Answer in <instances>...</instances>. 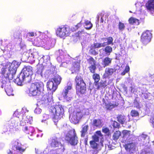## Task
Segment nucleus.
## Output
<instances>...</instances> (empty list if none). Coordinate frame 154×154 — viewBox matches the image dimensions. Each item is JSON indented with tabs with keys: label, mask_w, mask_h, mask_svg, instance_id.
Returning <instances> with one entry per match:
<instances>
[{
	"label": "nucleus",
	"mask_w": 154,
	"mask_h": 154,
	"mask_svg": "<svg viewBox=\"0 0 154 154\" xmlns=\"http://www.w3.org/2000/svg\"><path fill=\"white\" fill-rule=\"evenodd\" d=\"M19 65L18 62L16 61H14L11 63L8 71L3 68L2 74L3 77L2 78V82L3 85L6 86L8 82H9V80L13 78Z\"/></svg>",
	"instance_id": "f257e3e1"
},
{
	"label": "nucleus",
	"mask_w": 154,
	"mask_h": 154,
	"mask_svg": "<svg viewBox=\"0 0 154 154\" xmlns=\"http://www.w3.org/2000/svg\"><path fill=\"white\" fill-rule=\"evenodd\" d=\"M93 140L90 141V144L93 149L92 150L93 154H97L103 146V142L104 140L103 135L100 131H96L92 137Z\"/></svg>",
	"instance_id": "f03ea898"
},
{
	"label": "nucleus",
	"mask_w": 154,
	"mask_h": 154,
	"mask_svg": "<svg viewBox=\"0 0 154 154\" xmlns=\"http://www.w3.org/2000/svg\"><path fill=\"white\" fill-rule=\"evenodd\" d=\"M33 74L32 67L29 65L24 66L16 79L18 81V85H21L23 82L25 83L30 82L32 79V75Z\"/></svg>",
	"instance_id": "7ed1b4c3"
},
{
	"label": "nucleus",
	"mask_w": 154,
	"mask_h": 154,
	"mask_svg": "<svg viewBox=\"0 0 154 154\" xmlns=\"http://www.w3.org/2000/svg\"><path fill=\"white\" fill-rule=\"evenodd\" d=\"M23 113L20 112L16 111L14 112L12 117L11 119L9 122L10 124L17 125L20 122V125H31L33 122L32 118L30 116L27 115L24 120L23 119Z\"/></svg>",
	"instance_id": "20e7f679"
},
{
	"label": "nucleus",
	"mask_w": 154,
	"mask_h": 154,
	"mask_svg": "<svg viewBox=\"0 0 154 154\" xmlns=\"http://www.w3.org/2000/svg\"><path fill=\"white\" fill-rule=\"evenodd\" d=\"M50 146L54 148L58 147L57 150H51L47 147L42 152V154H61L64 150V147L60 142L59 139L56 137L52 138L50 143Z\"/></svg>",
	"instance_id": "39448f33"
},
{
	"label": "nucleus",
	"mask_w": 154,
	"mask_h": 154,
	"mask_svg": "<svg viewBox=\"0 0 154 154\" xmlns=\"http://www.w3.org/2000/svg\"><path fill=\"white\" fill-rule=\"evenodd\" d=\"M50 113L52 116V120L54 124L56 125L59 120L64 116L63 107L61 105L51 106L49 109Z\"/></svg>",
	"instance_id": "423d86ee"
},
{
	"label": "nucleus",
	"mask_w": 154,
	"mask_h": 154,
	"mask_svg": "<svg viewBox=\"0 0 154 154\" xmlns=\"http://www.w3.org/2000/svg\"><path fill=\"white\" fill-rule=\"evenodd\" d=\"M75 81L77 94L80 96L85 93L86 85L83 77L80 75H77L75 77Z\"/></svg>",
	"instance_id": "0eeeda50"
},
{
	"label": "nucleus",
	"mask_w": 154,
	"mask_h": 154,
	"mask_svg": "<svg viewBox=\"0 0 154 154\" xmlns=\"http://www.w3.org/2000/svg\"><path fill=\"white\" fill-rule=\"evenodd\" d=\"M44 84L41 81L38 80L31 84L29 88V93L32 96H39L43 89Z\"/></svg>",
	"instance_id": "6e6552de"
},
{
	"label": "nucleus",
	"mask_w": 154,
	"mask_h": 154,
	"mask_svg": "<svg viewBox=\"0 0 154 154\" xmlns=\"http://www.w3.org/2000/svg\"><path fill=\"white\" fill-rule=\"evenodd\" d=\"M72 32V29L67 25L58 27L55 31L56 35L61 38L69 36Z\"/></svg>",
	"instance_id": "1a4fd4ad"
},
{
	"label": "nucleus",
	"mask_w": 154,
	"mask_h": 154,
	"mask_svg": "<svg viewBox=\"0 0 154 154\" xmlns=\"http://www.w3.org/2000/svg\"><path fill=\"white\" fill-rule=\"evenodd\" d=\"M65 140L72 145H75L77 144V137L75 129L69 131L66 134Z\"/></svg>",
	"instance_id": "9d476101"
},
{
	"label": "nucleus",
	"mask_w": 154,
	"mask_h": 154,
	"mask_svg": "<svg viewBox=\"0 0 154 154\" xmlns=\"http://www.w3.org/2000/svg\"><path fill=\"white\" fill-rule=\"evenodd\" d=\"M82 116L83 113L81 110L74 111L70 115V121L73 124H77L79 123V120L82 118Z\"/></svg>",
	"instance_id": "9b49d317"
},
{
	"label": "nucleus",
	"mask_w": 154,
	"mask_h": 154,
	"mask_svg": "<svg viewBox=\"0 0 154 154\" xmlns=\"http://www.w3.org/2000/svg\"><path fill=\"white\" fill-rule=\"evenodd\" d=\"M152 37V34L151 32L148 30L144 32L141 35L140 41L145 45L149 42Z\"/></svg>",
	"instance_id": "f8f14e48"
},
{
	"label": "nucleus",
	"mask_w": 154,
	"mask_h": 154,
	"mask_svg": "<svg viewBox=\"0 0 154 154\" xmlns=\"http://www.w3.org/2000/svg\"><path fill=\"white\" fill-rule=\"evenodd\" d=\"M13 150H10L8 154H23L22 152L25 150V149L22 147L21 143L18 142H15L13 147Z\"/></svg>",
	"instance_id": "ddd939ff"
},
{
	"label": "nucleus",
	"mask_w": 154,
	"mask_h": 154,
	"mask_svg": "<svg viewBox=\"0 0 154 154\" xmlns=\"http://www.w3.org/2000/svg\"><path fill=\"white\" fill-rule=\"evenodd\" d=\"M149 137L147 135L143 134L139 136L138 139L141 141V143L143 145H147L149 142Z\"/></svg>",
	"instance_id": "4468645a"
},
{
	"label": "nucleus",
	"mask_w": 154,
	"mask_h": 154,
	"mask_svg": "<svg viewBox=\"0 0 154 154\" xmlns=\"http://www.w3.org/2000/svg\"><path fill=\"white\" fill-rule=\"evenodd\" d=\"M102 101L103 104L105 106V108L107 110H111L113 108L119 105L118 103H116L115 104H112L111 102L107 103L104 98L103 99Z\"/></svg>",
	"instance_id": "2eb2a0df"
},
{
	"label": "nucleus",
	"mask_w": 154,
	"mask_h": 154,
	"mask_svg": "<svg viewBox=\"0 0 154 154\" xmlns=\"http://www.w3.org/2000/svg\"><path fill=\"white\" fill-rule=\"evenodd\" d=\"M147 9L154 16V0H148L145 5Z\"/></svg>",
	"instance_id": "dca6fc26"
},
{
	"label": "nucleus",
	"mask_w": 154,
	"mask_h": 154,
	"mask_svg": "<svg viewBox=\"0 0 154 154\" xmlns=\"http://www.w3.org/2000/svg\"><path fill=\"white\" fill-rule=\"evenodd\" d=\"M116 71V69L115 68H106L103 75V77L105 78H108L110 75H111Z\"/></svg>",
	"instance_id": "f3484780"
},
{
	"label": "nucleus",
	"mask_w": 154,
	"mask_h": 154,
	"mask_svg": "<svg viewBox=\"0 0 154 154\" xmlns=\"http://www.w3.org/2000/svg\"><path fill=\"white\" fill-rule=\"evenodd\" d=\"M136 147V144L134 143H128L125 146V148L126 150L131 153H133V151L135 150Z\"/></svg>",
	"instance_id": "a211bd4d"
},
{
	"label": "nucleus",
	"mask_w": 154,
	"mask_h": 154,
	"mask_svg": "<svg viewBox=\"0 0 154 154\" xmlns=\"http://www.w3.org/2000/svg\"><path fill=\"white\" fill-rule=\"evenodd\" d=\"M47 88L52 92H54L57 88V85H54L52 81H48L47 83Z\"/></svg>",
	"instance_id": "6ab92c4d"
},
{
	"label": "nucleus",
	"mask_w": 154,
	"mask_h": 154,
	"mask_svg": "<svg viewBox=\"0 0 154 154\" xmlns=\"http://www.w3.org/2000/svg\"><path fill=\"white\" fill-rule=\"evenodd\" d=\"M112 59L108 57H106L102 60L101 64L104 67L109 66L111 63Z\"/></svg>",
	"instance_id": "aec40b11"
},
{
	"label": "nucleus",
	"mask_w": 154,
	"mask_h": 154,
	"mask_svg": "<svg viewBox=\"0 0 154 154\" xmlns=\"http://www.w3.org/2000/svg\"><path fill=\"white\" fill-rule=\"evenodd\" d=\"M131 131H129L124 130L123 131L122 134L123 135V140L126 142H128L129 140V137L131 134Z\"/></svg>",
	"instance_id": "412c9836"
},
{
	"label": "nucleus",
	"mask_w": 154,
	"mask_h": 154,
	"mask_svg": "<svg viewBox=\"0 0 154 154\" xmlns=\"http://www.w3.org/2000/svg\"><path fill=\"white\" fill-rule=\"evenodd\" d=\"M72 88V85H70L69 86H67L66 88H65V89L62 91L61 94L65 98H66L69 92V90H71Z\"/></svg>",
	"instance_id": "4be33fe9"
},
{
	"label": "nucleus",
	"mask_w": 154,
	"mask_h": 154,
	"mask_svg": "<svg viewBox=\"0 0 154 154\" xmlns=\"http://www.w3.org/2000/svg\"><path fill=\"white\" fill-rule=\"evenodd\" d=\"M23 130L24 131L28 134H30V133L31 134L30 135H31L32 133L34 131V128L32 126H25L23 128Z\"/></svg>",
	"instance_id": "5701e85b"
},
{
	"label": "nucleus",
	"mask_w": 154,
	"mask_h": 154,
	"mask_svg": "<svg viewBox=\"0 0 154 154\" xmlns=\"http://www.w3.org/2000/svg\"><path fill=\"white\" fill-rule=\"evenodd\" d=\"M117 118L118 121L122 125L124 124L126 122V118L124 115L121 114L118 115Z\"/></svg>",
	"instance_id": "b1692460"
},
{
	"label": "nucleus",
	"mask_w": 154,
	"mask_h": 154,
	"mask_svg": "<svg viewBox=\"0 0 154 154\" xmlns=\"http://www.w3.org/2000/svg\"><path fill=\"white\" fill-rule=\"evenodd\" d=\"M128 21L129 23L131 25H138L140 23L139 20L133 17H130Z\"/></svg>",
	"instance_id": "393cba45"
},
{
	"label": "nucleus",
	"mask_w": 154,
	"mask_h": 154,
	"mask_svg": "<svg viewBox=\"0 0 154 154\" xmlns=\"http://www.w3.org/2000/svg\"><path fill=\"white\" fill-rule=\"evenodd\" d=\"M80 68V63L78 61H75L72 64L71 68L72 70L75 72L78 71Z\"/></svg>",
	"instance_id": "a878e982"
},
{
	"label": "nucleus",
	"mask_w": 154,
	"mask_h": 154,
	"mask_svg": "<svg viewBox=\"0 0 154 154\" xmlns=\"http://www.w3.org/2000/svg\"><path fill=\"white\" fill-rule=\"evenodd\" d=\"M31 54L33 56V57L34 58H37L38 60H40L41 58H43L44 59V56L41 55L38 51H36V50H35V51H34L33 53H32Z\"/></svg>",
	"instance_id": "bb28decb"
},
{
	"label": "nucleus",
	"mask_w": 154,
	"mask_h": 154,
	"mask_svg": "<svg viewBox=\"0 0 154 154\" xmlns=\"http://www.w3.org/2000/svg\"><path fill=\"white\" fill-rule=\"evenodd\" d=\"M93 79L94 80V84L95 86H97L100 80V75L97 73H94L92 75Z\"/></svg>",
	"instance_id": "cd10ccee"
},
{
	"label": "nucleus",
	"mask_w": 154,
	"mask_h": 154,
	"mask_svg": "<svg viewBox=\"0 0 154 154\" xmlns=\"http://www.w3.org/2000/svg\"><path fill=\"white\" fill-rule=\"evenodd\" d=\"M52 79L55 83V85L57 86L60 84L61 80V78L59 75H55Z\"/></svg>",
	"instance_id": "c85d7f7f"
},
{
	"label": "nucleus",
	"mask_w": 154,
	"mask_h": 154,
	"mask_svg": "<svg viewBox=\"0 0 154 154\" xmlns=\"http://www.w3.org/2000/svg\"><path fill=\"white\" fill-rule=\"evenodd\" d=\"M140 154H152V152L149 147H146L142 150Z\"/></svg>",
	"instance_id": "c756f323"
},
{
	"label": "nucleus",
	"mask_w": 154,
	"mask_h": 154,
	"mask_svg": "<svg viewBox=\"0 0 154 154\" xmlns=\"http://www.w3.org/2000/svg\"><path fill=\"white\" fill-rule=\"evenodd\" d=\"M84 33H85V32L84 30L79 31L75 33L74 37L75 38L76 40H77L80 39V38L82 36V34Z\"/></svg>",
	"instance_id": "7c9ffc66"
},
{
	"label": "nucleus",
	"mask_w": 154,
	"mask_h": 154,
	"mask_svg": "<svg viewBox=\"0 0 154 154\" xmlns=\"http://www.w3.org/2000/svg\"><path fill=\"white\" fill-rule=\"evenodd\" d=\"M106 43L105 42H104L102 44L99 43H94L93 45H92L91 46L95 48H98L102 47H104L106 45L105 44Z\"/></svg>",
	"instance_id": "2f4dec72"
},
{
	"label": "nucleus",
	"mask_w": 154,
	"mask_h": 154,
	"mask_svg": "<svg viewBox=\"0 0 154 154\" xmlns=\"http://www.w3.org/2000/svg\"><path fill=\"white\" fill-rule=\"evenodd\" d=\"M107 54L109 55L110 53L112 51V47L109 46H106L103 50Z\"/></svg>",
	"instance_id": "473e14b6"
},
{
	"label": "nucleus",
	"mask_w": 154,
	"mask_h": 154,
	"mask_svg": "<svg viewBox=\"0 0 154 154\" xmlns=\"http://www.w3.org/2000/svg\"><path fill=\"white\" fill-rule=\"evenodd\" d=\"M88 126H85L82 129L81 132V136L82 137H84L87 133L88 129Z\"/></svg>",
	"instance_id": "72a5a7b5"
},
{
	"label": "nucleus",
	"mask_w": 154,
	"mask_h": 154,
	"mask_svg": "<svg viewBox=\"0 0 154 154\" xmlns=\"http://www.w3.org/2000/svg\"><path fill=\"white\" fill-rule=\"evenodd\" d=\"M90 72L93 73H94L95 72V70L96 69V64L91 65L88 67Z\"/></svg>",
	"instance_id": "f704fd0d"
},
{
	"label": "nucleus",
	"mask_w": 154,
	"mask_h": 154,
	"mask_svg": "<svg viewBox=\"0 0 154 154\" xmlns=\"http://www.w3.org/2000/svg\"><path fill=\"white\" fill-rule=\"evenodd\" d=\"M85 25L87 26V27H85V28L87 30L91 29L93 25L90 21L87 20L85 22Z\"/></svg>",
	"instance_id": "c9c22d12"
},
{
	"label": "nucleus",
	"mask_w": 154,
	"mask_h": 154,
	"mask_svg": "<svg viewBox=\"0 0 154 154\" xmlns=\"http://www.w3.org/2000/svg\"><path fill=\"white\" fill-rule=\"evenodd\" d=\"M106 39L107 40V42H106L105 44L106 45H113V38L112 37L110 36L106 38Z\"/></svg>",
	"instance_id": "e433bc0d"
},
{
	"label": "nucleus",
	"mask_w": 154,
	"mask_h": 154,
	"mask_svg": "<svg viewBox=\"0 0 154 154\" xmlns=\"http://www.w3.org/2000/svg\"><path fill=\"white\" fill-rule=\"evenodd\" d=\"M87 60L88 63L90 64H91V65L92 64H96V61L92 57L90 56L89 58Z\"/></svg>",
	"instance_id": "4c0bfd02"
},
{
	"label": "nucleus",
	"mask_w": 154,
	"mask_h": 154,
	"mask_svg": "<svg viewBox=\"0 0 154 154\" xmlns=\"http://www.w3.org/2000/svg\"><path fill=\"white\" fill-rule=\"evenodd\" d=\"M121 132L119 131H116L113 135V137L115 140L118 139L121 135Z\"/></svg>",
	"instance_id": "58836bf2"
},
{
	"label": "nucleus",
	"mask_w": 154,
	"mask_h": 154,
	"mask_svg": "<svg viewBox=\"0 0 154 154\" xmlns=\"http://www.w3.org/2000/svg\"><path fill=\"white\" fill-rule=\"evenodd\" d=\"M118 26V28L120 31L123 30L125 28L124 24L121 22H119Z\"/></svg>",
	"instance_id": "ea45409f"
},
{
	"label": "nucleus",
	"mask_w": 154,
	"mask_h": 154,
	"mask_svg": "<svg viewBox=\"0 0 154 154\" xmlns=\"http://www.w3.org/2000/svg\"><path fill=\"white\" fill-rule=\"evenodd\" d=\"M130 68L128 65L126 66L124 70L121 73V75H124L126 73H128L129 71Z\"/></svg>",
	"instance_id": "a19ab883"
},
{
	"label": "nucleus",
	"mask_w": 154,
	"mask_h": 154,
	"mask_svg": "<svg viewBox=\"0 0 154 154\" xmlns=\"http://www.w3.org/2000/svg\"><path fill=\"white\" fill-rule=\"evenodd\" d=\"M5 91L7 93V94L8 96H10L11 95H13V90L12 88H5Z\"/></svg>",
	"instance_id": "79ce46f5"
},
{
	"label": "nucleus",
	"mask_w": 154,
	"mask_h": 154,
	"mask_svg": "<svg viewBox=\"0 0 154 154\" xmlns=\"http://www.w3.org/2000/svg\"><path fill=\"white\" fill-rule=\"evenodd\" d=\"M131 115L132 117H136L139 115L138 112L135 110H132L131 112Z\"/></svg>",
	"instance_id": "37998d69"
},
{
	"label": "nucleus",
	"mask_w": 154,
	"mask_h": 154,
	"mask_svg": "<svg viewBox=\"0 0 154 154\" xmlns=\"http://www.w3.org/2000/svg\"><path fill=\"white\" fill-rule=\"evenodd\" d=\"M100 16L101 17L100 19V23H103V17L105 16V20H106V19H107L108 17V15L106 14H102V13H101L100 14Z\"/></svg>",
	"instance_id": "c03bdc74"
},
{
	"label": "nucleus",
	"mask_w": 154,
	"mask_h": 154,
	"mask_svg": "<svg viewBox=\"0 0 154 154\" xmlns=\"http://www.w3.org/2000/svg\"><path fill=\"white\" fill-rule=\"evenodd\" d=\"M95 49L96 48H95L92 46H91L90 51L92 54L94 55H96L98 53L97 51H96Z\"/></svg>",
	"instance_id": "a18cd8bd"
},
{
	"label": "nucleus",
	"mask_w": 154,
	"mask_h": 154,
	"mask_svg": "<svg viewBox=\"0 0 154 154\" xmlns=\"http://www.w3.org/2000/svg\"><path fill=\"white\" fill-rule=\"evenodd\" d=\"M94 125H100L101 124V121L100 119H94L93 122Z\"/></svg>",
	"instance_id": "49530a36"
},
{
	"label": "nucleus",
	"mask_w": 154,
	"mask_h": 154,
	"mask_svg": "<svg viewBox=\"0 0 154 154\" xmlns=\"http://www.w3.org/2000/svg\"><path fill=\"white\" fill-rule=\"evenodd\" d=\"M82 26V23H81V22L78 23L75 26V28L73 27V29H72V28L71 29H72V31H76V30L78 29L79 27H80Z\"/></svg>",
	"instance_id": "de8ad7c7"
},
{
	"label": "nucleus",
	"mask_w": 154,
	"mask_h": 154,
	"mask_svg": "<svg viewBox=\"0 0 154 154\" xmlns=\"http://www.w3.org/2000/svg\"><path fill=\"white\" fill-rule=\"evenodd\" d=\"M42 112V109L39 108H36L34 110V112L35 113L39 114H40Z\"/></svg>",
	"instance_id": "09e8293b"
},
{
	"label": "nucleus",
	"mask_w": 154,
	"mask_h": 154,
	"mask_svg": "<svg viewBox=\"0 0 154 154\" xmlns=\"http://www.w3.org/2000/svg\"><path fill=\"white\" fill-rule=\"evenodd\" d=\"M100 84L101 87H102L103 88L105 87L106 86V81H101L100 82Z\"/></svg>",
	"instance_id": "8fccbe9b"
},
{
	"label": "nucleus",
	"mask_w": 154,
	"mask_h": 154,
	"mask_svg": "<svg viewBox=\"0 0 154 154\" xmlns=\"http://www.w3.org/2000/svg\"><path fill=\"white\" fill-rule=\"evenodd\" d=\"M20 33L17 32H15L14 33L13 35L15 38H20Z\"/></svg>",
	"instance_id": "3c124183"
},
{
	"label": "nucleus",
	"mask_w": 154,
	"mask_h": 154,
	"mask_svg": "<svg viewBox=\"0 0 154 154\" xmlns=\"http://www.w3.org/2000/svg\"><path fill=\"white\" fill-rule=\"evenodd\" d=\"M0 126V131L3 132H5L7 131V128L5 127H3V126Z\"/></svg>",
	"instance_id": "603ef678"
},
{
	"label": "nucleus",
	"mask_w": 154,
	"mask_h": 154,
	"mask_svg": "<svg viewBox=\"0 0 154 154\" xmlns=\"http://www.w3.org/2000/svg\"><path fill=\"white\" fill-rule=\"evenodd\" d=\"M142 94L143 95V97L145 99H147L148 98L149 96L148 93H142Z\"/></svg>",
	"instance_id": "864d4df0"
},
{
	"label": "nucleus",
	"mask_w": 154,
	"mask_h": 154,
	"mask_svg": "<svg viewBox=\"0 0 154 154\" xmlns=\"http://www.w3.org/2000/svg\"><path fill=\"white\" fill-rule=\"evenodd\" d=\"M111 125H119L118 123L115 121L111 120Z\"/></svg>",
	"instance_id": "5fc2aeb1"
},
{
	"label": "nucleus",
	"mask_w": 154,
	"mask_h": 154,
	"mask_svg": "<svg viewBox=\"0 0 154 154\" xmlns=\"http://www.w3.org/2000/svg\"><path fill=\"white\" fill-rule=\"evenodd\" d=\"M150 122L152 123V125H154V115L151 117Z\"/></svg>",
	"instance_id": "6e6d98bb"
},
{
	"label": "nucleus",
	"mask_w": 154,
	"mask_h": 154,
	"mask_svg": "<svg viewBox=\"0 0 154 154\" xmlns=\"http://www.w3.org/2000/svg\"><path fill=\"white\" fill-rule=\"evenodd\" d=\"M102 131L103 132L105 133H107L109 132V130L108 128H104L103 129Z\"/></svg>",
	"instance_id": "4d7b16f0"
},
{
	"label": "nucleus",
	"mask_w": 154,
	"mask_h": 154,
	"mask_svg": "<svg viewBox=\"0 0 154 154\" xmlns=\"http://www.w3.org/2000/svg\"><path fill=\"white\" fill-rule=\"evenodd\" d=\"M28 35L29 37H33L34 36V32H29L28 33Z\"/></svg>",
	"instance_id": "13d9d810"
},
{
	"label": "nucleus",
	"mask_w": 154,
	"mask_h": 154,
	"mask_svg": "<svg viewBox=\"0 0 154 154\" xmlns=\"http://www.w3.org/2000/svg\"><path fill=\"white\" fill-rule=\"evenodd\" d=\"M36 153L37 154H40V152L38 150V149H35Z\"/></svg>",
	"instance_id": "bf43d9fd"
},
{
	"label": "nucleus",
	"mask_w": 154,
	"mask_h": 154,
	"mask_svg": "<svg viewBox=\"0 0 154 154\" xmlns=\"http://www.w3.org/2000/svg\"><path fill=\"white\" fill-rule=\"evenodd\" d=\"M96 18H97V21L98 22L99 20L100 14L97 15Z\"/></svg>",
	"instance_id": "052dcab7"
},
{
	"label": "nucleus",
	"mask_w": 154,
	"mask_h": 154,
	"mask_svg": "<svg viewBox=\"0 0 154 154\" xmlns=\"http://www.w3.org/2000/svg\"><path fill=\"white\" fill-rule=\"evenodd\" d=\"M97 85V87L96 88V89H97V90H98L100 88V86L99 85Z\"/></svg>",
	"instance_id": "680f3d73"
},
{
	"label": "nucleus",
	"mask_w": 154,
	"mask_h": 154,
	"mask_svg": "<svg viewBox=\"0 0 154 154\" xmlns=\"http://www.w3.org/2000/svg\"><path fill=\"white\" fill-rule=\"evenodd\" d=\"M114 126V128H117V127H116L115 126Z\"/></svg>",
	"instance_id": "e2e57ef3"
},
{
	"label": "nucleus",
	"mask_w": 154,
	"mask_h": 154,
	"mask_svg": "<svg viewBox=\"0 0 154 154\" xmlns=\"http://www.w3.org/2000/svg\"><path fill=\"white\" fill-rule=\"evenodd\" d=\"M42 135H43V134H42L41 136V137L42 136Z\"/></svg>",
	"instance_id": "0e129e2a"
},
{
	"label": "nucleus",
	"mask_w": 154,
	"mask_h": 154,
	"mask_svg": "<svg viewBox=\"0 0 154 154\" xmlns=\"http://www.w3.org/2000/svg\"><path fill=\"white\" fill-rule=\"evenodd\" d=\"M11 126L12 127H13V126L12 125H11Z\"/></svg>",
	"instance_id": "69168bd1"
},
{
	"label": "nucleus",
	"mask_w": 154,
	"mask_h": 154,
	"mask_svg": "<svg viewBox=\"0 0 154 154\" xmlns=\"http://www.w3.org/2000/svg\"><path fill=\"white\" fill-rule=\"evenodd\" d=\"M39 131H42L39 130Z\"/></svg>",
	"instance_id": "338daca9"
}]
</instances>
